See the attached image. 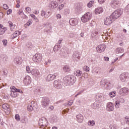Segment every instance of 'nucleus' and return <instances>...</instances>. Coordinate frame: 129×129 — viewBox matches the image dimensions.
<instances>
[{"instance_id": "obj_45", "label": "nucleus", "mask_w": 129, "mask_h": 129, "mask_svg": "<svg viewBox=\"0 0 129 129\" xmlns=\"http://www.w3.org/2000/svg\"><path fill=\"white\" fill-rule=\"evenodd\" d=\"M59 50H60V47H58V46H55L53 47V51L55 53H56V52H57V51H59Z\"/></svg>"}, {"instance_id": "obj_9", "label": "nucleus", "mask_w": 129, "mask_h": 129, "mask_svg": "<svg viewBox=\"0 0 129 129\" xmlns=\"http://www.w3.org/2000/svg\"><path fill=\"white\" fill-rule=\"evenodd\" d=\"M112 20H113V19H112V16H111V15L107 17L104 20L105 25H106V26L110 25V24L112 23Z\"/></svg>"}, {"instance_id": "obj_44", "label": "nucleus", "mask_w": 129, "mask_h": 129, "mask_svg": "<svg viewBox=\"0 0 129 129\" xmlns=\"http://www.w3.org/2000/svg\"><path fill=\"white\" fill-rule=\"evenodd\" d=\"M27 109L28 111H33V109H34V107H33V106L30 105L27 107Z\"/></svg>"}, {"instance_id": "obj_43", "label": "nucleus", "mask_w": 129, "mask_h": 129, "mask_svg": "<svg viewBox=\"0 0 129 129\" xmlns=\"http://www.w3.org/2000/svg\"><path fill=\"white\" fill-rule=\"evenodd\" d=\"M9 24L10 27L11 28V30L13 31L14 30V28H15L14 27V25L13 24V23L11 21H9Z\"/></svg>"}, {"instance_id": "obj_51", "label": "nucleus", "mask_w": 129, "mask_h": 129, "mask_svg": "<svg viewBox=\"0 0 129 129\" xmlns=\"http://www.w3.org/2000/svg\"><path fill=\"white\" fill-rule=\"evenodd\" d=\"M30 105H32V106L34 108L35 107V106H36V105H37V104L36 103H35V102H31Z\"/></svg>"}, {"instance_id": "obj_39", "label": "nucleus", "mask_w": 129, "mask_h": 129, "mask_svg": "<svg viewBox=\"0 0 129 129\" xmlns=\"http://www.w3.org/2000/svg\"><path fill=\"white\" fill-rule=\"evenodd\" d=\"M88 125H91V126H93L94 124H95V121L94 120H89L88 122Z\"/></svg>"}, {"instance_id": "obj_33", "label": "nucleus", "mask_w": 129, "mask_h": 129, "mask_svg": "<svg viewBox=\"0 0 129 129\" xmlns=\"http://www.w3.org/2000/svg\"><path fill=\"white\" fill-rule=\"evenodd\" d=\"M100 106L99 105V103H98V102H96L95 103H94L92 105V107L94 109H96V108H98V107Z\"/></svg>"}, {"instance_id": "obj_1", "label": "nucleus", "mask_w": 129, "mask_h": 129, "mask_svg": "<svg viewBox=\"0 0 129 129\" xmlns=\"http://www.w3.org/2000/svg\"><path fill=\"white\" fill-rule=\"evenodd\" d=\"M63 83L66 86H68V85H73V84L75 83V81H76V78L72 75L67 76L63 78Z\"/></svg>"}, {"instance_id": "obj_31", "label": "nucleus", "mask_w": 129, "mask_h": 129, "mask_svg": "<svg viewBox=\"0 0 129 129\" xmlns=\"http://www.w3.org/2000/svg\"><path fill=\"white\" fill-rule=\"evenodd\" d=\"M116 54H119V53H123L124 52V49L123 48L119 47L115 50Z\"/></svg>"}, {"instance_id": "obj_13", "label": "nucleus", "mask_w": 129, "mask_h": 129, "mask_svg": "<svg viewBox=\"0 0 129 129\" xmlns=\"http://www.w3.org/2000/svg\"><path fill=\"white\" fill-rule=\"evenodd\" d=\"M23 82L25 85H30V84H31V83L32 82V81L31 80V77L29 76H26L24 79Z\"/></svg>"}, {"instance_id": "obj_8", "label": "nucleus", "mask_w": 129, "mask_h": 129, "mask_svg": "<svg viewBox=\"0 0 129 129\" xmlns=\"http://www.w3.org/2000/svg\"><path fill=\"white\" fill-rule=\"evenodd\" d=\"M106 49V46L104 44H102L96 47V50L98 53H102L104 52V50Z\"/></svg>"}, {"instance_id": "obj_40", "label": "nucleus", "mask_w": 129, "mask_h": 129, "mask_svg": "<svg viewBox=\"0 0 129 129\" xmlns=\"http://www.w3.org/2000/svg\"><path fill=\"white\" fill-rule=\"evenodd\" d=\"M120 106V102H119V101H116L115 102V107L116 108H119Z\"/></svg>"}, {"instance_id": "obj_19", "label": "nucleus", "mask_w": 129, "mask_h": 129, "mask_svg": "<svg viewBox=\"0 0 129 129\" xmlns=\"http://www.w3.org/2000/svg\"><path fill=\"white\" fill-rule=\"evenodd\" d=\"M76 117L77 121H78V122H79L80 123L83 122V120H84V117L83 116V115L79 114L76 115Z\"/></svg>"}, {"instance_id": "obj_21", "label": "nucleus", "mask_w": 129, "mask_h": 129, "mask_svg": "<svg viewBox=\"0 0 129 129\" xmlns=\"http://www.w3.org/2000/svg\"><path fill=\"white\" fill-rule=\"evenodd\" d=\"M11 88V90L10 93L11 97L13 98L17 97V96H18V94H17L15 89H13V87H12Z\"/></svg>"}, {"instance_id": "obj_22", "label": "nucleus", "mask_w": 129, "mask_h": 129, "mask_svg": "<svg viewBox=\"0 0 129 129\" xmlns=\"http://www.w3.org/2000/svg\"><path fill=\"white\" fill-rule=\"evenodd\" d=\"M48 7L50 9H56L58 7V3L56 2H51Z\"/></svg>"}, {"instance_id": "obj_57", "label": "nucleus", "mask_w": 129, "mask_h": 129, "mask_svg": "<svg viewBox=\"0 0 129 129\" xmlns=\"http://www.w3.org/2000/svg\"><path fill=\"white\" fill-rule=\"evenodd\" d=\"M105 0H98V3H100L101 5L105 3Z\"/></svg>"}, {"instance_id": "obj_59", "label": "nucleus", "mask_w": 129, "mask_h": 129, "mask_svg": "<svg viewBox=\"0 0 129 129\" xmlns=\"http://www.w3.org/2000/svg\"><path fill=\"white\" fill-rule=\"evenodd\" d=\"M55 46H56V47H58V48H60L62 47V45L59 43H56Z\"/></svg>"}, {"instance_id": "obj_54", "label": "nucleus", "mask_w": 129, "mask_h": 129, "mask_svg": "<svg viewBox=\"0 0 129 129\" xmlns=\"http://www.w3.org/2000/svg\"><path fill=\"white\" fill-rule=\"evenodd\" d=\"M3 9L5 10H8V9H9V6L6 4H4L3 5Z\"/></svg>"}, {"instance_id": "obj_10", "label": "nucleus", "mask_w": 129, "mask_h": 129, "mask_svg": "<svg viewBox=\"0 0 129 129\" xmlns=\"http://www.w3.org/2000/svg\"><path fill=\"white\" fill-rule=\"evenodd\" d=\"M63 83L60 80H55L54 81L53 85L55 88H57L58 89H60L62 88V85Z\"/></svg>"}, {"instance_id": "obj_63", "label": "nucleus", "mask_w": 129, "mask_h": 129, "mask_svg": "<svg viewBox=\"0 0 129 129\" xmlns=\"http://www.w3.org/2000/svg\"><path fill=\"white\" fill-rule=\"evenodd\" d=\"M56 18H57V19H60V18H61V15L57 14L56 15Z\"/></svg>"}, {"instance_id": "obj_41", "label": "nucleus", "mask_w": 129, "mask_h": 129, "mask_svg": "<svg viewBox=\"0 0 129 129\" xmlns=\"http://www.w3.org/2000/svg\"><path fill=\"white\" fill-rule=\"evenodd\" d=\"M93 4H94V1H90V2L87 4V7L88 8H91L93 6Z\"/></svg>"}, {"instance_id": "obj_18", "label": "nucleus", "mask_w": 129, "mask_h": 129, "mask_svg": "<svg viewBox=\"0 0 129 129\" xmlns=\"http://www.w3.org/2000/svg\"><path fill=\"white\" fill-rule=\"evenodd\" d=\"M73 59L75 61H78L80 59V54L78 51H76L74 52L73 54Z\"/></svg>"}, {"instance_id": "obj_52", "label": "nucleus", "mask_w": 129, "mask_h": 129, "mask_svg": "<svg viewBox=\"0 0 129 129\" xmlns=\"http://www.w3.org/2000/svg\"><path fill=\"white\" fill-rule=\"evenodd\" d=\"M12 12H13V10H12V9H9L7 11V15H11V14H12Z\"/></svg>"}, {"instance_id": "obj_4", "label": "nucleus", "mask_w": 129, "mask_h": 129, "mask_svg": "<svg viewBox=\"0 0 129 129\" xmlns=\"http://www.w3.org/2000/svg\"><path fill=\"white\" fill-rule=\"evenodd\" d=\"M91 18H92V15L91 13L88 12L86 13L82 18L81 20L83 23H87L89 21L91 20Z\"/></svg>"}, {"instance_id": "obj_56", "label": "nucleus", "mask_w": 129, "mask_h": 129, "mask_svg": "<svg viewBox=\"0 0 129 129\" xmlns=\"http://www.w3.org/2000/svg\"><path fill=\"white\" fill-rule=\"evenodd\" d=\"M25 10L27 12H28V13H30V12H31V8L29 7L26 8Z\"/></svg>"}, {"instance_id": "obj_64", "label": "nucleus", "mask_w": 129, "mask_h": 129, "mask_svg": "<svg viewBox=\"0 0 129 129\" xmlns=\"http://www.w3.org/2000/svg\"><path fill=\"white\" fill-rule=\"evenodd\" d=\"M120 101H121V102H122V103H124V99L121 98V100H120Z\"/></svg>"}, {"instance_id": "obj_62", "label": "nucleus", "mask_w": 129, "mask_h": 129, "mask_svg": "<svg viewBox=\"0 0 129 129\" xmlns=\"http://www.w3.org/2000/svg\"><path fill=\"white\" fill-rule=\"evenodd\" d=\"M70 38H73L74 37V34L73 33H70L69 35Z\"/></svg>"}, {"instance_id": "obj_42", "label": "nucleus", "mask_w": 129, "mask_h": 129, "mask_svg": "<svg viewBox=\"0 0 129 129\" xmlns=\"http://www.w3.org/2000/svg\"><path fill=\"white\" fill-rule=\"evenodd\" d=\"M13 89L16 91V93L19 92V93H23V91L21 89H17L15 86H13Z\"/></svg>"}, {"instance_id": "obj_36", "label": "nucleus", "mask_w": 129, "mask_h": 129, "mask_svg": "<svg viewBox=\"0 0 129 129\" xmlns=\"http://www.w3.org/2000/svg\"><path fill=\"white\" fill-rule=\"evenodd\" d=\"M1 58L4 62H6V61H8V56H7V55L5 54H2L1 55Z\"/></svg>"}, {"instance_id": "obj_55", "label": "nucleus", "mask_w": 129, "mask_h": 129, "mask_svg": "<svg viewBox=\"0 0 129 129\" xmlns=\"http://www.w3.org/2000/svg\"><path fill=\"white\" fill-rule=\"evenodd\" d=\"M64 8V4H61L58 6V9H59V11L62 10Z\"/></svg>"}, {"instance_id": "obj_5", "label": "nucleus", "mask_w": 129, "mask_h": 129, "mask_svg": "<svg viewBox=\"0 0 129 129\" xmlns=\"http://www.w3.org/2000/svg\"><path fill=\"white\" fill-rule=\"evenodd\" d=\"M50 104V99L48 97H45L42 99L41 101V106L43 108H47Z\"/></svg>"}, {"instance_id": "obj_6", "label": "nucleus", "mask_w": 129, "mask_h": 129, "mask_svg": "<svg viewBox=\"0 0 129 129\" xmlns=\"http://www.w3.org/2000/svg\"><path fill=\"white\" fill-rule=\"evenodd\" d=\"M42 56L41 53H36L33 57V61L35 63H40L42 60Z\"/></svg>"}, {"instance_id": "obj_12", "label": "nucleus", "mask_w": 129, "mask_h": 129, "mask_svg": "<svg viewBox=\"0 0 129 129\" xmlns=\"http://www.w3.org/2000/svg\"><path fill=\"white\" fill-rule=\"evenodd\" d=\"M110 5L113 9H116L119 7V2L117 0H113L111 2Z\"/></svg>"}, {"instance_id": "obj_3", "label": "nucleus", "mask_w": 129, "mask_h": 129, "mask_svg": "<svg viewBox=\"0 0 129 129\" xmlns=\"http://www.w3.org/2000/svg\"><path fill=\"white\" fill-rule=\"evenodd\" d=\"M122 14V10L121 9H119L115 11L111 15L113 20H116V19H118L121 14Z\"/></svg>"}, {"instance_id": "obj_58", "label": "nucleus", "mask_w": 129, "mask_h": 129, "mask_svg": "<svg viewBox=\"0 0 129 129\" xmlns=\"http://www.w3.org/2000/svg\"><path fill=\"white\" fill-rule=\"evenodd\" d=\"M3 43L5 46H7V44H8V41L7 40H3Z\"/></svg>"}, {"instance_id": "obj_2", "label": "nucleus", "mask_w": 129, "mask_h": 129, "mask_svg": "<svg viewBox=\"0 0 129 129\" xmlns=\"http://www.w3.org/2000/svg\"><path fill=\"white\" fill-rule=\"evenodd\" d=\"M38 124L40 127H43L44 129H46L45 127L49 125V123L46 118L42 117L39 119Z\"/></svg>"}, {"instance_id": "obj_32", "label": "nucleus", "mask_w": 129, "mask_h": 129, "mask_svg": "<svg viewBox=\"0 0 129 129\" xmlns=\"http://www.w3.org/2000/svg\"><path fill=\"white\" fill-rule=\"evenodd\" d=\"M63 70L64 72H70L71 71V69H70L69 66L66 65L63 67Z\"/></svg>"}, {"instance_id": "obj_60", "label": "nucleus", "mask_w": 129, "mask_h": 129, "mask_svg": "<svg viewBox=\"0 0 129 129\" xmlns=\"http://www.w3.org/2000/svg\"><path fill=\"white\" fill-rule=\"evenodd\" d=\"M104 60H105V61H109V57H104Z\"/></svg>"}, {"instance_id": "obj_15", "label": "nucleus", "mask_w": 129, "mask_h": 129, "mask_svg": "<svg viewBox=\"0 0 129 129\" xmlns=\"http://www.w3.org/2000/svg\"><path fill=\"white\" fill-rule=\"evenodd\" d=\"M59 54L61 58H67L68 57V53L66 52L65 49L62 48L59 52Z\"/></svg>"}, {"instance_id": "obj_24", "label": "nucleus", "mask_w": 129, "mask_h": 129, "mask_svg": "<svg viewBox=\"0 0 129 129\" xmlns=\"http://www.w3.org/2000/svg\"><path fill=\"white\" fill-rule=\"evenodd\" d=\"M103 12V8L102 7H98L95 9V13L96 15H99Z\"/></svg>"}, {"instance_id": "obj_11", "label": "nucleus", "mask_w": 129, "mask_h": 129, "mask_svg": "<svg viewBox=\"0 0 129 129\" xmlns=\"http://www.w3.org/2000/svg\"><path fill=\"white\" fill-rule=\"evenodd\" d=\"M106 109L107 111H113V109H114V104L113 103H108L106 105Z\"/></svg>"}, {"instance_id": "obj_17", "label": "nucleus", "mask_w": 129, "mask_h": 129, "mask_svg": "<svg viewBox=\"0 0 129 129\" xmlns=\"http://www.w3.org/2000/svg\"><path fill=\"white\" fill-rule=\"evenodd\" d=\"M41 15L42 17H44L45 19H48V18L51 16V13L49 11H45L42 10L41 11Z\"/></svg>"}, {"instance_id": "obj_25", "label": "nucleus", "mask_w": 129, "mask_h": 129, "mask_svg": "<svg viewBox=\"0 0 129 129\" xmlns=\"http://www.w3.org/2000/svg\"><path fill=\"white\" fill-rule=\"evenodd\" d=\"M7 30V27H4V26L0 24V35H4Z\"/></svg>"}, {"instance_id": "obj_37", "label": "nucleus", "mask_w": 129, "mask_h": 129, "mask_svg": "<svg viewBox=\"0 0 129 129\" xmlns=\"http://www.w3.org/2000/svg\"><path fill=\"white\" fill-rule=\"evenodd\" d=\"M30 16L31 18H32L33 20L35 21L36 23H38L39 22V19L35 16L34 14H31Z\"/></svg>"}, {"instance_id": "obj_50", "label": "nucleus", "mask_w": 129, "mask_h": 129, "mask_svg": "<svg viewBox=\"0 0 129 129\" xmlns=\"http://www.w3.org/2000/svg\"><path fill=\"white\" fill-rule=\"evenodd\" d=\"M84 70L86 71V72H88L89 71V67L86 66L85 67Z\"/></svg>"}, {"instance_id": "obj_16", "label": "nucleus", "mask_w": 129, "mask_h": 129, "mask_svg": "<svg viewBox=\"0 0 129 129\" xmlns=\"http://www.w3.org/2000/svg\"><path fill=\"white\" fill-rule=\"evenodd\" d=\"M14 62L16 65H21L23 62V59L21 57H16L14 58Z\"/></svg>"}, {"instance_id": "obj_38", "label": "nucleus", "mask_w": 129, "mask_h": 129, "mask_svg": "<svg viewBox=\"0 0 129 129\" xmlns=\"http://www.w3.org/2000/svg\"><path fill=\"white\" fill-rule=\"evenodd\" d=\"M115 95H116V92H115V91L109 93V96H110V97H114Z\"/></svg>"}, {"instance_id": "obj_53", "label": "nucleus", "mask_w": 129, "mask_h": 129, "mask_svg": "<svg viewBox=\"0 0 129 129\" xmlns=\"http://www.w3.org/2000/svg\"><path fill=\"white\" fill-rule=\"evenodd\" d=\"M31 22H32V20H28V21L26 23V25L28 26V27L31 25V24H32V23H31Z\"/></svg>"}, {"instance_id": "obj_23", "label": "nucleus", "mask_w": 129, "mask_h": 129, "mask_svg": "<svg viewBox=\"0 0 129 129\" xmlns=\"http://www.w3.org/2000/svg\"><path fill=\"white\" fill-rule=\"evenodd\" d=\"M56 78V75H48L46 78V81L49 82L54 80Z\"/></svg>"}, {"instance_id": "obj_30", "label": "nucleus", "mask_w": 129, "mask_h": 129, "mask_svg": "<svg viewBox=\"0 0 129 129\" xmlns=\"http://www.w3.org/2000/svg\"><path fill=\"white\" fill-rule=\"evenodd\" d=\"M44 28H46L45 31L46 32H48L49 31H51L52 30V27L50 24H47L44 26Z\"/></svg>"}, {"instance_id": "obj_26", "label": "nucleus", "mask_w": 129, "mask_h": 129, "mask_svg": "<svg viewBox=\"0 0 129 129\" xmlns=\"http://www.w3.org/2000/svg\"><path fill=\"white\" fill-rule=\"evenodd\" d=\"M96 100H97V101H104V97H103L102 96L100 95H97L96 96Z\"/></svg>"}, {"instance_id": "obj_7", "label": "nucleus", "mask_w": 129, "mask_h": 129, "mask_svg": "<svg viewBox=\"0 0 129 129\" xmlns=\"http://www.w3.org/2000/svg\"><path fill=\"white\" fill-rule=\"evenodd\" d=\"M129 89L127 88L124 87L121 88L119 91V94L121 96H125V95H127L128 94Z\"/></svg>"}, {"instance_id": "obj_35", "label": "nucleus", "mask_w": 129, "mask_h": 129, "mask_svg": "<svg viewBox=\"0 0 129 129\" xmlns=\"http://www.w3.org/2000/svg\"><path fill=\"white\" fill-rule=\"evenodd\" d=\"M74 73H75V75H76V76H81V75L82 74V72H81V71L78 70L75 71Z\"/></svg>"}, {"instance_id": "obj_49", "label": "nucleus", "mask_w": 129, "mask_h": 129, "mask_svg": "<svg viewBox=\"0 0 129 129\" xmlns=\"http://www.w3.org/2000/svg\"><path fill=\"white\" fill-rule=\"evenodd\" d=\"M21 122H22V123H26V122H27V118H23V119L21 120Z\"/></svg>"}, {"instance_id": "obj_61", "label": "nucleus", "mask_w": 129, "mask_h": 129, "mask_svg": "<svg viewBox=\"0 0 129 129\" xmlns=\"http://www.w3.org/2000/svg\"><path fill=\"white\" fill-rule=\"evenodd\" d=\"M84 91V90H81L80 92H79L77 93V95H80V94H81L82 93H83V92Z\"/></svg>"}, {"instance_id": "obj_20", "label": "nucleus", "mask_w": 129, "mask_h": 129, "mask_svg": "<svg viewBox=\"0 0 129 129\" xmlns=\"http://www.w3.org/2000/svg\"><path fill=\"white\" fill-rule=\"evenodd\" d=\"M69 23L71 26H76L78 24V20L76 18H72L70 20Z\"/></svg>"}, {"instance_id": "obj_14", "label": "nucleus", "mask_w": 129, "mask_h": 129, "mask_svg": "<svg viewBox=\"0 0 129 129\" xmlns=\"http://www.w3.org/2000/svg\"><path fill=\"white\" fill-rule=\"evenodd\" d=\"M120 80H121L122 82H124L128 78V74L127 73H122L120 75Z\"/></svg>"}, {"instance_id": "obj_29", "label": "nucleus", "mask_w": 129, "mask_h": 129, "mask_svg": "<svg viewBox=\"0 0 129 129\" xmlns=\"http://www.w3.org/2000/svg\"><path fill=\"white\" fill-rule=\"evenodd\" d=\"M106 84H107V80H105V79H102L100 81V85L101 86V87H104V86H105V85H106Z\"/></svg>"}, {"instance_id": "obj_27", "label": "nucleus", "mask_w": 129, "mask_h": 129, "mask_svg": "<svg viewBox=\"0 0 129 129\" xmlns=\"http://www.w3.org/2000/svg\"><path fill=\"white\" fill-rule=\"evenodd\" d=\"M31 74L34 76H38V75H39L40 72H39V71L37 69H34L31 71Z\"/></svg>"}, {"instance_id": "obj_46", "label": "nucleus", "mask_w": 129, "mask_h": 129, "mask_svg": "<svg viewBox=\"0 0 129 129\" xmlns=\"http://www.w3.org/2000/svg\"><path fill=\"white\" fill-rule=\"evenodd\" d=\"M125 13L129 14V4L127 5L125 8Z\"/></svg>"}, {"instance_id": "obj_48", "label": "nucleus", "mask_w": 129, "mask_h": 129, "mask_svg": "<svg viewBox=\"0 0 129 129\" xmlns=\"http://www.w3.org/2000/svg\"><path fill=\"white\" fill-rule=\"evenodd\" d=\"M26 72L27 73H31V70L29 66H26Z\"/></svg>"}, {"instance_id": "obj_28", "label": "nucleus", "mask_w": 129, "mask_h": 129, "mask_svg": "<svg viewBox=\"0 0 129 129\" xmlns=\"http://www.w3.org/2000/svg\"><path fill=\"white\" fill-rule=\"evenodd\" d=\"M19 35H21V32L19 31H16L11 36L12 37V39H14L15 38H17V37H18V36H19Z\"/></svg>"}, {"instance_id": "obj_34", "label": "nucleus", "mask_w": 129, "mask_h": 129, "mask_svg": "<svg viewBox=\"0 0 129 129\" xmlns=\"http://www.w3.org/2000/svg\"><path fill=\"white\" fill-rule=\"evenodd\" d=\"M2 108H3V109H5L6 110L10 111V106H9L8 104H4L2 105Z\"/></svg>"}, {"instance_id": "obj_47", "label": "nucleus", "mask_w": 129, "mask_h": 129, "mask_svg": "<svg viewBox=\"0 0 129 129\" xmlns=\"http://www.w3.org/2000/svg\"><path fill=\"white\" fill-rule=\"evenodd\" d=\"M15 119L17 120V121H20V120H21V119L20 118V115L16 114L15 115Z\"/></svg>"}]
</instances>
